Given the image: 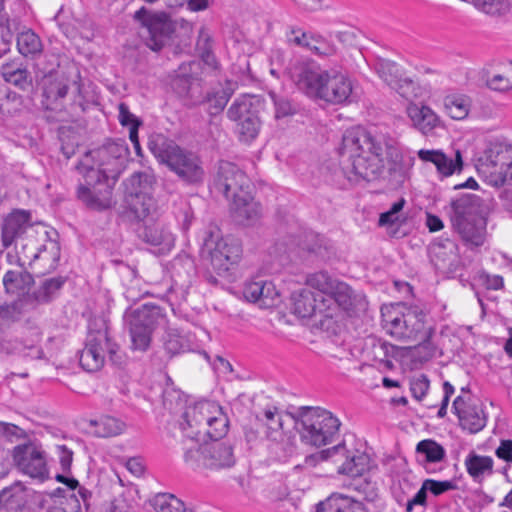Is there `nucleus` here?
Returning <instances> with one entry per match:
<instances>
[{"mask_svg":"<svg viewBox=\"0 0 512 512\" xmlns=\"http://www.w3.org/2000/svg\"><path fill=\"white\" fill-rule=\"evenodd\" d=\"M340 154L348 161L345 167L350 180L373 181L384 170V155L399 157L396 141L376 127L355 126L342 136Z\"/></svg>","mask_w":512,"mask_h":512,"instance_id":"f257e3e1","label":"nucleus"},{"mask_svg":"<svg viewBox=\"0 0 512 512\" xmlns=\"http://www.w3.org/2000/svg\"><path fill=\"white\" fill-rule=\"evenodd\" d=\"M293 77L299 89L308 96L331 104L349 102L353 93V82L349 76L336 69H323L315 62L297 66Z\"/></svg>","mask_w":512,"mask_h":512,"instance_id":"f03ea898","label":"nucleus"},{"mask_svg":"<svg viewBox=\"0 0 512 512\" xmlns=\"http://www.w3.org/2000/svg\"><path fill=\"white\" fill-rule=\"evenodd\" d=\"M382 316L388 334L397 340L422 346L430 356L434 355L436 346L431 338L435 330L420 307L397 305L383 312Z\"/></svg>","mask_w":512,"mask_h":512,"instance_id":"7ed1b4c3","label":"nucleus"},{"mask_svg":"<svg viewBox=\"0 0 512 512\" xmlns=\"http://www.w3.org/2000/svg\"><path fill=\"white\" fill-rule=\"evenodd\" d=\"M148 148L160 164L166 165L182 181L195 184L203 180L202 161L196 153L181 148L162 134L152 135Z\"/></svg>","mask_w":512,"mask_h":512,"instance_id":"20e7f679","label":"nucleus"},{"mask_svg":"<svg viewBox=\"0 0 512 512\" xmlns=\"http://www.w3.org/2000/svg\"><path fill=\"white\" fill-rule=\"evenodd\" d=\"M291 416L301 442L312 447L334 442L341 426L336 416L320 407H301Z\"/></svg>","mask_w":512,"mask_h":512,"instance_id":"39448f33","label":"nucleus"},{"mask_svg":"<svg viewBox=\"0 0 512 512\" xmlns=\"http://www.w3.org/2000/svg\"><path fill=\"white\" fill-rule=\"evenodd\" d=\"M451 223L463 242L470 247L482 246L486 240V219L481 214L479 198L464 195L451 202Z\"/></svg>","mask_w":512,"mask_h":512,"instance_id":"423d86ee","label":"nucleus"},{"mask_svg":"<svg viewBox=\"0 0 512 512\" xmlns=\"http://www.w3.org/2000/svg\"><path fill=\"white\" fill-rule=\"evenodd\" d=\"M90 156L94 161L93 166L82 164L81 172L88 184H93L94 179L101 176L104 180L116 182L125 168L129 156V150L124 140L109 141L100 148L91 151Z\"/></svg>","mask_w":512,"mask_h":512,"instance_id":"0eeeda50","label":"nucleus"},{"mask_svg":"<svg viewBox=\"0 0 512 512\" xmlns=\"http://www.w3.org/2000/svg\"><path fill=\"white\" fill-rule=\"evenodd\" d=\"M184 450V461L192 468L218 470L230 468L235 464L233 447L222 441H207L202 444L190 441Z\"/></svg>","mask_w":512,"mask_h":512,"instance_id":"6e6552de","label":"nucleus"},{"mask_svg":"<svg viewBox=\"0 0 512 512\" xmlns=\"http://www.w3.org/2000/svg\"><path fill=\"white\" fill-rule=\"evenodd\" d=\"M134 19L140 23V35L152 51L158 52L170 42L174 24L167 13L141 7L135 12Z\"/></svg>","mask_w":512,"mask_h":512,"instance_id":"1a4fd4ad","label":"nucleus"},{"mask_svg":"<svg viewBox=\"0 0 512 512\" xmlns=\"http://www.w3.org/2000/svg\"><path fill=\"white\" fill-rule=\"evenodd\" d=\"M149 189V176L145 173H135L127 181L126 212L135 220L153 219L157 215V202Z\"/></svg>","mask_w":512,"mask_h":512,"instance_id":"9d476101","label":"nucleus"},{"mask_svg":"<svg viewBox=\"0 0 512 512\" xmlns=\"http://www.w3.org/2000/svg\"><path fill=\"white\" fill-rule=\"evenodd\" d=\"M328 459H333L335 463L341 462L338 473L350 477L362 476L369 469V456L358 450L349 451L343 443L307 456L305 464L315 466L319 461Z\"/></svg>","mask_w":512,"mask_h":512,"instance_id":"9b49d317","label":"nucleus"},{"mask_svg":"<svg viewBox=\"0 0 512 512\" xmlns=\"http://www.w3.org/2000/svg\"><path fill=\"white\" fill-rule=\"evenodd\" d=\"M512 157V145L490 141L478 158L477 170L488 184L500 187L505 184V170Z\"/></svg>","mask_w":512,"mask_h":512,"instance_id":"f8f14e48","label":"nucleus"},{"mask_svg":"<svg viewBox=\"0 0 512 512\" xmlns=\"http://www.w3.org/2000/svg\"><path fill=\"white\" fill-rule=\"evenodd\" d=\"M205 248L209 251L213 270L220 276H226L242 258V246L232 238L213 239L211 235L205 240Z\"/></svg>","mask_w":512,"mask_h":512,"instance_id":"ddd939ff","label":"nucleus"},{"mask_svg":"<svg viewBox=\"0 0 512 512\" xmlns=\"http://www.w3.org/2000/svg\"><path fill=\"white\" fill-rule=\"evenodd\" d=\"M34 228L31 222V213L26 210H14L3 218L1 224V247L0 252L15 245H19L25 252L28 244L23 241L32 236Z\"/></svg>","mask_w":512,"mask_h":512,"instance_id":"4468645a","label":"nucleus"},{"mask_svg":"<svg viewBox=\"0 0 512 512\" xmlns=\"http://www.w3.org/2000/svg\"><path fill=\"white\" fill-rule=\"evenodd\" d=\"M213 189L230 201L250 191V181L236 164L221 161L213 181Z\"/></svg>","mask_w":512,"mask_h":512,"instance_id":"2eb2a0df","label":"nucleus"},{"mask_svg":"<svg viewBox=\"0 0 512 512\" xmlns=\"http://www.w3.org/2000/svg\"><path fill=\"white\" fill-rule=\"evenodd\" d=\"M218 409H220L219 406L208 401H201L186 408L182 416L183 421L180 423L184 433L183 448L191 445V440L200 442L207 426V418L210 414H215Z\"/></svg>","mask_w":512,"mask_h":512,"instance_id":"dca6fc26","label":"nucleus"},{"mask_svg":"<svg viewBox=\"0 0 512 512\" xmlns=\"http://www.w3.org/2000/svg\"><path fill=\"white\" fill-rule=\"evenodd\" d=\"M12 456L16 466L24 474L41 481L48 478L45 452L36 443L28 442L15 446Z\"/></svg>","mask_w":512,"mask_h":512,"instance_id":"f3484780","label":"nucleus"},{"mask_svg":"<svg viewBox=\"0 0 512 512\" xmlns=\"http://www.w3.org/2000/svg\"><path fill=\"white\" fill-rule=\"evenodd\" d=\"M115 182L104 180L101 176L94 179L93 184H80L77 188V197L88 208L106 210L112 205V191Z\"/></svg>","mask_w":512,"mask_h":512,"instance_id":"a211bd4d","label":"nucleus"},{"mask_svg":"<svg viewBox=\"0 0 512 512\" xmlns=\"http://www.w3.org/2000/svg\"><path fill=\"white\" fill-rule=\"evenodd\" d=\"M375 69L380 78L403 98L412 100L418 96L416 83L411 78L404 76L396 63L380 60Z\"/></svg>","mask_w":512,"mask_h":512,"instance_id":"6ab92c4d","label":"nucleus"},{"mask_svg":"<svg viewBox=\"0 0 512 512\" xmlns=\"http://www.w3.org/2000/svg\"><path fill=\"white\" fill-rule=\"evenodd\" d=\"M109 344L107 330L90 332L86 345L80 353V365L89 372L98 371L104 364L106 345Z\"/></svg>","mask_w":512,"mask_h":512,"instance_id":"aec40b11","label":"nucleus"},{"mask_svg":"<svg viewBox=\"0 0 512 512\" xmlns=\"http://www.w3.org/2000/svg\"><path fill=\"white\" fill-rule=\"evenodd\" d=\"M2 285L6 295L22 299L31 296L34 285L32 274L23 265H16L5 270Z\"/></svg>","mask_w":512,"mask_h":512,"instance_id":"412c9836","label":"nucleus"},{"mask_svg":"<svg viewBox=\"0 0 512 512\" xmlns=\"http://www.w3.org/2000/svg\"><path fill=\"white\" fill-rule=\"evenodd\" d=\"M243 296L247 301L258 304L260 308H271L280 302V293L271 281L246 282L243 288Z\"/></svg>","mask_w":512,"mask_h":512,"instance_id":"4be33fe9","label":"nucleus"},{"mask_svg":"<svg viewBox=\"0 0 512 512\" xmlns=\"http://www.w3.org/2000/svg\"><path fill=\"white\" fill-rule=\"evenodd\" d=\"M229 208L234 221L241 225H253L261 216L260 205L250 191L230 200Z\"/></svg>","mask_w":512,"mask_h":512,"instance_id":"5701e85b","label":"nucleus"},{"mask_svg":"<svg viewBox=\"0 0 512 512\" xmlns=\"http://www.w3.org/2000/svg\"><path fill=\"white\" fill-rule=\"evenodd\" d=\"M417 155L423 162L434 164L437 172L442 177H449L456 172H460L463 167L462 155L459 150L455 151L454 156H448L441 150L421 149L417 152Z\"/></svg>","mask_w":512,"mask_h":512,"instance_id":"b1692460","label":"nucleus"},{"mask_svg":"<svg viewBox=\"0 0 512 512\" xmlns=\"http://www.w3.org/2000/svg\"><path fill=\"white\" fill-rule=\"evenodd\" d=\"M430 259L436 269L452 271L458 263V245L455 241L445 238L435 241L430 247Z\"/></svg>","mask_w":512,"mask_h":512,"instance_id":"393cba45","label":"nucleus"},{"mask_svg":"<svg viewBox=\"0 0 512 512\" xmlns=\"http://www.w3.org/2000/svg\"><path fill=\"white\" fill-rule=\"evenodd\" d=\"M453 409L464 430H468L470 433L474 434L485 427L487 417L481 406H466L463 397L458 396L453 402Z\"/></svg>","mask_w":512,"mask_h":512,"instance_id":"a878e982","label":"nucleus"},{"mask_svg":"<svg viewBox=\"0 0 512 512\" xmlns=\"http://www.w3.org/2000/svg\"><path fill=\"white\" fill-rule=\"evenodd\" d=\"M60 29L68 38H81L90 39L93 36L91 30V23L87 18H76L70 15L63 7L55 16Z\"/></svg>","mask_w":512,"mask_h":512,"instance_id":"bb28decb","label":"nucleus"},{"mask_svg":"<svg viewBox=\"0 0 512 512\" xmlns=\"http://www.w3.org/2000/svg\"><path fill=\"white\" fill-rule=\"evenodd\" d=\"M291 300L292 312L301 318L311 317L316 312L322 313L325 310V298L322 296V300H318L317 295L309 289L294 292Z\"/></svg>","mask_w":512,"mask_h":512,"instance_id":"cd10ccee","label":"nucleus"},{"mask_svg":"<svg viewBox=\"0 0 512 512\" xmlns=\"http://www.w3.org/2000/svg\"><path fill=\"white\" fill-rule=\"evenodd\" d=\"M329 299L334 300L339 307L348 312L365 310L367 305L364 295L356 293L348 284L342 281L335 284Z\"/></svg>","mask_w":512,"mask_h":512,"instance_id":"c85d7f7f","label":"nucleus"},{"mask_svg":"<svg viewBox=\"0 0 512 512\" xmlns=\"http://www.w3.org/2000/svg\"><path fill=\"white\" fill-rule=\"evenodd\" d=\"M126 323H134L154 331L165 320L162 309L154 304H143L125 315Z\"/></svg>","mask_w":512,"mask_h":512,"instance_id":"c756f323","label":"nucleus"},{"mask_svg":"<svg viewBox=\"0 0 512 512\" xmlns=\"http://www.w3.org/2000/svg\"><path fill=\"white\" fill-rule=\"evenodd\" d=\"M140 236L146 243L158 246L162 253L170 251L175 242L172 232L167 226L159 222L146 224Z\"/></svg>","mask_w":512,"mask_h":512,"instance_id":"7c9ffc66","label":"nucleus"},{"mask_svg":"<svg viewBox=\"0 0 512 512\" xmlns=\"http://www.w3.org/2000/svg\"><path fill=\"white\" fill-rule=\"evenodd\" d=\"M407 115L412 121L413 126L421 133L428 135L437 126L440 125V119L437 114L428 106H418L409 103L407 106Z\"/></svg>","mask_w":512,"mask_h":512,"instance_id":"2f4dec72","label":"nucleus"},{"mask_svg":"<svg viewBox=\"0 0 512 512\" xmlns=\"http://www.w3.org/2000/svg\"><path fill=\"white\" fill-rule=\"evenodd\" d=\"M417 462L428 472L433 473L435 469L431 465L442 462L446 451L442 445L432 439H425L416 445Z\"/></svg>","mask_w":512,"mask_h":512,"instance_id":"473e14b6","label":"nucleus"},{"mask_svg":"<svg viewBox=\"0 0 512 512\" xmlns=\"http://www.w3.org/2000/svg\"><path fill=\"white\" fill-rule=\"evenodd\" d=\"M65 279L63 277L49 278L42 282L41 286L32 292L27 300L31 304L32 309H35L40 304L50 302L62 288Z\"/></svg>","mask_w":512,"mask_h":512,"instance_id":"72a5a7b5","label":"nucleus"},{"mask_svg":"<svg viewBox=\"0 0 512 512\" xmlns=\"http://www.w3.org/2000/svg\"><path fill=\"white\" fill-rule=\"evenodd\" d=\"M33 310L27 298L15 299L0 305V327H6L18 321L21 316Z\"/></svg>","mask_w":512,"mask_h":512,"instance_id":"f704fd0d","label":"nucleus"},{"mask_svg":"<svg viewBox=\"0 0 512 512\" xmlns=\"http://www.w3.org/2000/svg\"><path fill=\"white\" fill-rule=\"evenodd\" d=\"M443 105L452 119L463 120L470 112L471 99L464 94H449L444 97Z\"/></svg>","mask_w":512,"mask_h":512,"instance_id":"c9c22d12","label":"nucleus"},{"mask_svg":"<svg viewBox=\"0 0 512 512\" xmlns=\"http://www.w3.org/2000/svg\"><path fill=\"white\" fill-rule=\"evenodd\" d=\"M32 260H38L48 266V269H55L60 259V247L56 241L46 240V242L31 252V255L25 256Z\"/></svg>","mask_w":512,"mask_h":512,"instance_id":"e433bc0d","label":"nucleus"},{"mask_svg":"<svg viewBox=\"0 0 512 512\" xmlns=\"http://www.w3.org/2000/svg\"><path fill=\"white\" fill-rule=\"evenodd\" d=\"M486 85L491 90L498 92L512 90V62L504 64L498 72L488 74Z\"/></svg>","mask_w":512,"mask_h":512,"instance_id":"4c0bfd02","label":"nucleus"},{"mask_svg":"<svg viewBox=\"0 0 512 512\" xmlns=\"http://www.w3.org/2000/svg\"><path fill=\"white\" fill-rule=\"evenodd\" d=\"M465 466L468 474L472 478L478 479L486 472H492L493 459L489 456H481L471 452L465 459Z\"/></svg>","mask_w":512,"mask_h":512,"instance_id":"58836bf2","label":"nucleus"},{"mask_svg":"<svg viewBox=\"0 0 512 512\" xmlns=\"http://www.w3.org/2000/svg\"><path fill=\"white\" fill-rule=\"evenodd\" d=\"M252 98L247 95H243L237 98L227 111V116L234 122H240L247 119L250 116L256 115V111L253 109Z\"/></svg>","mask_w":512,"mask_h":512,"instance_id":"ea45409f","label":"nucleus"},{"mask_svg":"<svg viewBox=\"0 0 512 512\" xmlns=\"http://www.w3.org/2000/svg\"><path fill=\"white\" fill-rule=\"evenodd\" d=\"M17 48L23 56H34L41 53L42 42L32 30H27L18 35Z\"/></svg>","mask_w":512,"mask_h":512,"instance_id":"a19ab883","label":"nucleus"},{"mask_svg":"<svg viewBox=\"0 0 512 512\" xmlns=\"http://www.w3.org/2000/svg\"><path fill=\"white\" fill-rule=\"evenodd\" d=\"M339 280L333 278L330 276L327 272L319 271L314 274H311L307 278V284L313 289H316L320 295L319 297L322 298V296L325 298L330 296L332 293L335 284H337Z\"/></svg>","mask_w":512,"mask_h":512,"instance_id":"79ce46f5","label":"nucleus"},{"mask_svg":"<svg viewBox=\"0 0 512 512\" xmlns=\"http://www.w3.org/2000/svg\"><path fill=\"white\" fill-rule=\"evenodd\" d=\"M127 325L131 338L132 349L141 352L146 351L150 347L152 334L154 331L147 329L144 326L136 325L134 323H127Z\"/></svg>","mask_w":512,"mask_h":512,"instance_id":"37998d69","label":"nucleus"},{"mask_svg":"<svg viewBox=\"0 0 512 512\" xmlns=\"http://www.w3.org/2000/svg\"><path fill=\"white\" fill-rule=\"evenodd\" d=\"M266 426V437L270 439H279L283 431V415L277 408H269L264 411L263 419Z\"/></svg>","mask_w":512,"mask_h":512,"instance_id":"c03bdc74","label":"nucleus"},{"mask_svg":"<svg viewBox=\"0 0 512 512\" xmlns=\"http://www.w3.org/2000/svg\"><path fill=\"white\" fill-rule=\"evenodd\" d=\"M216 413H218V416L210 414L209 418H207V426L203 432L202 438L207 436L210 438V441H220V438H222L227 433V418L222 415L219 410Z\"/></svg>","mask_w":512,"mask_h":512,"instance_id":"a18cd8bd","label":"nucleus"},{"mask_svg":"<svg viewBox=\"0 0 512 512\" xmlns=\"http://www.w3.org/2000/svg\"><path fill=\"white\" fill-rule=\"evenodd\" d=\"M156 512H184L185 505L173 494L159 493L152 500Z\"/></svg>","mask_w":512,"mask_h":512,"instance_id":"49530a36","label":"nucleus"},{"mask_svg":"<svg viewBox=\"0 0 512 512\" xmlns=\"http://www.w3.org/2000/svg\"><path fill=\"white\" fill-rule=\"evenodd\" d=\"M2 508L12 512L26 503L24 492L19 485L5 487L1 490Z\"/></svg>","mask_w":512,"mask_h":512,"instance_id":"de8ad7c7","label":"nucleus"},{"mask_svg":"<svg viewBox=\"0 0 512 512\" xmlns=\"http://www.w3.org/2000/svg\"><path fill=\"white\" fill-rule=\"evenodd\" d=\"M231 96L232 90L230 88H221L217 91L208 93L205 97V101L208 104L209 114L217 115L222 112Z\"/></svg>","mask_w":512,"mask_h":512,"instance_id":"09e8293b","label":"nucleus"},{"mask_svg":"<svg viewBox=\"0 0 512 512\" xmlns=\"http://www.w3.org/2000/svg\"><path fill=\"white\" fill-rule=\"evenodd\" d=\"M472 3L486 14L501 16L510 10L512 0H472Z\"/></svg>","mask_w":512,"mask_h":512,"instance_id":"8fccbe9b","label":"nucleus"},{"mask_svg":"<svg viewBox=\"0 0 512 512\" xmlns=\"http://www.w3.org/2000/svg\"><path fill=\"white\" fill-rule=\"evenodd\" d=\"M96 433L100 437H113L121 434L125 429V424L112 416H104L96 422Z\"/></svg>","mask_w":512,"mask_h":512,"instance_id":"3c124183","label":"nucleus"},{"mask_svg":"<svg viewBox=\"0 0 512 512\" xmlns=\"http://www.w3.org/2000/svg\"><path fill=\"white\" fill-rule=\"evenodd\" d=\"M163 341L164 349L171 356L180 354L189 349L187 340L176 331L166 332Z\"/></svg>","mask_w":512,"mask_h":512,"instance_id":"603ef678","label":"nucleus"},{"mask_svg":"<svg viewBox=\"0 0 512 512\" xmlns=\"http://www.w3.org/2000/svg\"><path fill=\"white\" fill-rule=\"evenodd\" d=\"M273 443L271 449L278 458H287L295 451V440L293 437L281 432L279 439H270Z\"/></svg>","mask_w":512,"mask_h":512,"instance_id":"864d4df0","label":"nucleus"},{"mask_svg":"<svg viewBox=\"0 0 512 512\" xmlns=\"http://www.w3.org/2000/svg\"><path fill=\"white\" fill-rule=\"evenodd\" d=\"M259 128L260 120L257 114L237 123L239 137L245 142L253 140L258 134Z\"/></svg>","mask_w":512,"mask_h":512,"instance_id":"5fc2aeb1","label":"nucleus"},{"mask_svg":"<svg viewBox=\"0 0 512 512\" xmlns=\"http://www.w3.org/2000/svg\"><path fill=\"white\" fill-rule=\"evenodd\" d=\"M349 497L341 494H332L325 501L317 505L316 512H346Z\"/></svg>","mask_w":512,"mask_h":512,"instance_id":"6e6d98bb","label":"nucleus"},{"mask_svg":"<svg viewBox=\"0 0 512 512\" xmlns=\"http://www.w3.org/2000/svg\"><path fill=\"white\" fill-rule=\"evenodd\" d=\"M68 93V84L63 78H55L45 84L43 96L47 100L57 101Z\"/></svg>","mask_w":512,"mask_h":512,"instance_id":"4d7b16f0","label":"nucleus"},{"mask_svg":"<svg viewBox=\"0 0 512 512\" xmlns=\"http://www.w3.org/2000/svg\"><path fill=\"white\" fill-rule=\"evenodd\" d=\"M309 50L319 56H332L336 53L335 46L318 34H314Z\"/></svg>","mask_w":512,"mask_h":512,"instance_id":"13d9d810","label":"nucleus"},{"mask_svg":"<svg viewBox=\"0 0 512 512\" xmlns=\"http://www.w3.org/2000/svg\"><path fill=\"white\" fill-rule=\"evenodd\" d=\"M118 110L120 124L129 127V131H132L134 127L135 131H138L139 127L142 125V121L130 112L129 107L125 103H120Z\"/></svg>","mask_w":512,"mask_h":512,"instance_id":"bf43d9fd","label":"nucleus"},{"mask_svg":"<svg viewBox=\"0 0 512 512\" xmlns=\"http://www.w3.org/2000/svg\"><path fill=\"white\" fill-rule=\"evenodd\" d=\"M81 505L78 497L72 493L69 498L66 499V505L64 502L60 504L51 505L48 507L47 512H80Z\"/></svg>","mask_w":512,"mask_h":512,"instance_id":"052dcab7","label":"nucleus"},{"mask_svg":"<svg viewBox=\"0 0 512 512\" xmlns=\"http://www.w3.org/2000/svg\"><path fill=\"white\" fill-rule=\"evenodd\" d=\"M270 96L274 102L275 117L277 119L292 115L294 113V109L288 99L279 97L275 93H270Z\"/></svg>","mask_w":512,"mask_h":512,"instance_id":"680f3d73","label":"nucleus"},{"mask_svg":"<svg viewBox=\"0 0 512 512\" xmlns=\"http://www.w3.org/2000/svg\"><path fill=\"white\" fill-rule=\"evenodd\" d=\"M425 489H428L433 495L439 496L447 491L454 490L456 484L452 481H436L433 479H426Z\"/></svg>","mask_w":512,"mask_h":512,"instance_id":"e2e57ef3","label":"nucleus"},{"mask_svg":"<svg viewBox=\"0 0 512 512\" xmlns=\"http://www.w3.org/2000/svg\"><path fill=\"white\" fill-rule=\"evenodd\" d=\"M429 389V380L425 375H420L411 381L410 390L415 399L421 400Z\"/></svg>","mask_w":512,"mask_h":512,"instance_id":"0e129e2a","label":"nucleus"},{"mask_svg":"<svg viewBox=\"0 0 512 512\" xmlns=\"http://www.w3.org/2000/svg\"><path fill=\"white\" fill-rule=\"evenodd\" d=\"M7 82L23 91L28 90L32 85L30 74L24 67L13 75Z\"/></svg>","mask_w":512,"mask_h":512,"instance_id":"69168bd1","label":"nucleus"},{"mask_svg":"<svg viewBox=\"0 0 512 512\" xmlns=\"http://www.w3.org/2000/svg\"><path fill=\"white\" fill-rule=\"evenodd\" d=\"M303 249L310 253L321 255L322 250L326 249L325 240L323 237L311 233L306 236V242L304 243Z\"/></svg>","mask_w":512,"mask_h":512,"instance_id":"338daca9","label":"nucleus"},{"mask_svg":"<svg viewBox=\"0 0 512 512\" xmlns=\"http://www.w3.org/2000/svg\"><path fill=\"white\" fill-rule=\"evenodd\" d=\"M495 454L506 463H512V440H501Z\"/></svg>","mask_w":512,"mask_h":512,"instance_id":"774afa93","label":"nucleus"}]
</instances>
